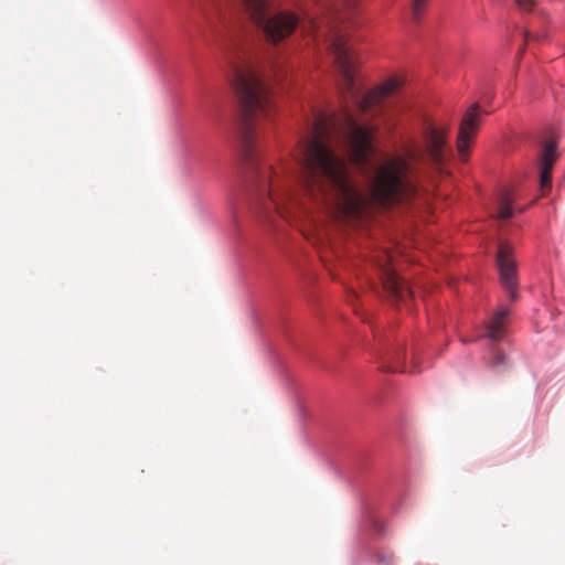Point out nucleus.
<instances>
[{
	"instance_id": "nucleus-1",
	"label": "nucleus",
	"mask_w": 565,
	"mask_h": 565,
	"mask_svg": "<svg viewBox=\"0 0 565 565\" xmlns=\"http://www.w3.org/2000/svg\"><path fill=\"white\" fill-rule=\"evenodd\" d=\"M338 124L334 115H318L311 135L301 139L298 154L303 198L335 218L358 220L373 203L387 206L415 198L419 166L426 161L440 164L446 156L448 130L424 119L417 138L376 168L370 195H365L352 184L344 160L327 141Z\"/></svg>"
},
{
	"instance_id": "nucleus-2",
	"label": "nucleus",
	"mask_w": 565,
	"mask_h": 565,
	"mask_svg": "<svg viewBox=\"0 0 565 565\" xmlns=\"http://www.w3.org/2000/svg\"><path fill=\"white\" fill-rule=\"evenodd\" d=\"M328 50L333 55V61L340 75L339 90L345 102L342 111V127L345 140L349 146L351 161L360 169H365L369 164L370 156L373 152L372 129L359 122L349 110V99L362 113L371 110L375 115L391 107V99L401 88L403 82L399 78L392 77L379 85L372 92L361 97L360 89L355 85V72L353 62L350 57V50L347 45V35L335 29L330 28L326 38Z\"/></svg>"
},
{
	"instance_id": "nucleus-3",
	"label": "nucleus",
	"mask_w": 565,
	"mask_h": 565,
	"mask_svg": "<svg viewBox=\"0 0 565 565\" xmlns=\"http://www.w3.org/2000/svg\"><path fill=\"white\" fill-rule=\"evenodd\" d=\"M226 58L227 77L235 88L241 104L239 153L242 160L258 173L254 134L262 118L269 116L271 108L269 90L260 79L249 55L243 49L231 50Z\"/></svg>"
},
{
	"instance_id": "nucleus-4",
	"label": "nucleus",
	"mask_w": 565,
	"mask_h": 565,
	"mask_svg": "<svg viewBox=\"0 0 565 565\" xmlns=\"http://www.w3.org/2000/svg\"><path fill=\"white\" fill-rule=\"evenodd\" d=\"M242 4L269 43L277 44L284 41L299 24L298 15L292 12L280 11L269 14V0H242Z\"/></svg>"
},
{
	"instance_id": "nucleus-5",
	"label": "nucleus",
	"mask_w": 565,
	"mask_h": 565,
	"mask_svg": "<svg viewBox=\"0 0 565 565\" xmlns=\"http://www.w3.org/2000/svg\"><path fill=\"white\" fill-rule=\"evenodd\" d=\"M257 185V200L264 210H275L286 217L287 205H305L289 189V185L280 180L270 167L262 170Z\"/></svg>"
},
{
	"instance_id": "nucleus-6",
	"label": "nucleus",
	"mask_w": 565,
	"mask_h": 565,
	"mask_svg": "<svg viewBox=\"0 0 565 565\" xmlns=\"http://www.w3.org/2000/svg\"><path fill=\"white\" fill-rule=\"evenodd\" d=\"M372 263L377 270L387 297L392 301L406 303L412 298L413 291L392 266V255L386 250H380L373 256Z\"/></svg>"
},
{
	"instance_id": "nucleus-7",
	"label": "nucleus",
	"mask_w": 565,
	"mask_h": 565,
	"mask_svg": "<svg viewBox=\"0 0 565 565\" xmlns=\"http://www.w3.org/2000/svg\"><path fill=\"white\" fill-rule=\"evenodd\" d=\"M497 266L500 275V282L508 292L511 300L518 298L516 264L513 258V250L510 244L502 242L497 253Z\"/></svg>"
},
{
	"instance_id": "nucleus-8",
	"label": "nucleus",
	"mask_w": 565,
	"mask_h": 565,
	"mask_svg": "<svg viewBox=\"0 0 565 565\" xmlns=\"http://www.w3.org/2000/svg\"><path fill=\"white\" fill-rule=\"evenodd\" d=\"M480 122V110L479 105L473 104L463 115L460 122L457 149L460 158L466 161L468 158V150L472 140L478 131Z\"/></svg>"
},
{
	"instance_id": "nucleus-9",
	"label": "nucleus",
	"mask_w": 565,
	"mask_h": 565,
	"mask_svg": "<svg viewBox=\"0 0 565 565\" xmlns=\"http://www.w3.org/2000/svg\"><path fill=\"white\" fill-rule=\"evenodd\" d=\"M559 157L557 142L553 139L545 140L537 153L536 164L540 174L541 190H548L552 185V170Z\"/></svg>"
},
{
	"instance_id": "nucleus-10",
	"label": "nucleus",
	"mask_w": 565,
	"mask_h": 565,
	"mask_svg": "<svg viewBox=\"0 0 565 565\" xmlns=\"http://www.w3.org/2000/svg\"><path fill=\"white\" fill-rule=\"evenodd\" d=\"M404 358L405 348L403 344H398L381 356L380 369L384 372H403L405 370Z\"/></svg>"
},
{
	"instance_id": "nucleus-11",
	"label": "nucleus",
	"mask_w": 565,
	"mask_h": 565,
	"mask_svg": "<svg viewBox=\"0 0 565 565\" xmlns=\"http://www.w3.org/2000/svg\"><path fill=\"white\" fill-rule=\"evenodd\" d=\"M509 315L510 310L508 308L498 309V311L486 326L487 338L492 341H500L504 337Z\"/></svg>"
},
{
	"instance_id": "nucleus-12",
	"label": "nucleus",
	"mask_w": 565,
	"mask_h": 565,
	"mask_svg": "<svg viewBox=\"0 0 565 565\" xmlns=\"http://www.w3.org/2000/svg\"><path fill=\"white\" fill-rule=\"evenodd\" d=\"M513 209H512V200L509 194H503L499 202V211L498 217L500 220H508L512 217Z\"/></svg>"
},
{
	"instance_id": "nucleus-13",
	"label": "nucleus",
	"mask_w": 565,
	"mask_h": 565,
	"mask_svg": "<svg viewBox=\"0 0 565 565\" xmlns=\"http://www.w3.org/2000/svg\"><path fill=\"white\" fill-rule=\"evenodd\" d=\"M487 365L492 370L504 369L508 365L505 354L499 350H493Z\"/></svg>"
},
{
	"instance_id": "nucleus-14",
	"label": "nucleus",
	"mask_w": 565,
	"mask_h": 565,
	"mask_svg": "<svg viewBox=\"0 0 565 565\" xmlns=\"http://www.w3.org/2000/svg\"><path fill=\"white\" fill-rule=\"evenodd\" d=\"M427 0H413V17L414 19H419L420 13L426 4Z\"/></svg>"
},
{
	"instance_id": "nucleus-15",
	"label": "nucleus",
	"mask_w": 565,
	"mask_h": 565,
	"mask_svg": "<svg viewBox=\"0 0 565 565\" xmlns=\"http://www.w3.org/2000/svg\"><path fill=\"white\" fill-rule=\"evenodd\" d=\"M514 2L522 11H531L534 7L533 0H514Z\"/></svg>"
},
{
	"instance_id": "nucleus-16",
	"label": "nucleus",
	"mask_w": 565,
	"mask_h": 565,
	"mask_svg": "<svg viewBox=\"0 0 565 565\" xmlns=\"http://www.w3.org/2000/svg\"><path fill=\"white\" fill-rule=\"evenodd\" d=\"M524 36H525V40H527L532 36V34L529 31H525ZM533 38H535L536 40H542V39L546 38V33H537V34L533 35Z\"/></svg>"
}]
</instances>
